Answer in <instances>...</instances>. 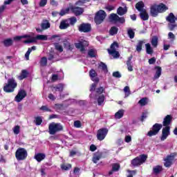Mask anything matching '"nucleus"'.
Segmentation results:
<instances>
[{
	"mask_svg": "<svg viewBox=\"0 0 177 177\" xmlns=\"http://www.w3.org/2000/svg\"><path fill=\"white\" fill-rule=\"evenodd\" d=\"M118 15H117V14H111L109 19L111 20V21H115V23H117V21H118Z\"/></svg>",
	"mask_w": 177,
	"mask_h": 177,
	"instance_id": "obj_42",
	"label": "nucleus"
},
{
	"mask_svg": "<svg viewBox=\"0 0 177 177\" xmlns=\"http://www.w3.org/2000/svg\"><path fill=\"white\" fill-rule=\"evenodd\" d=\"M159 11L158 9H157V6L154 5L151 7V15L153 16V17H156L157 15H158Z\"/></svg>",
	"mask_w": 177,
	"mask_h": 177,
	"instance_id": "obj_25",
	"label": "nucleus"
},
{
	"mask_svg": "<svg viewBox=\"0 0 177 177\" xmlns=\"http://www.w3.org/2000/svg\"><path fill=\"white\" fill-rule=\"evenodd\" d=\"M136 8L140 12H144L145 10H146V9H145V3H143V1H140V2L137 3L136 4Z\"/></svg>",
	"mask_w": 177,
	"mask_h": 177,
	"instance_id": "obj_19",
	"label": "nucleus"
},
{
	"mask_svg": "<svg viewBox=\"0 0 177 177\" xmlns=\"http://www.w3.org/2000/svg\"><path fill=\"white\" fill-rule=\"evenodd\" d=\"M27 150L24 148H19L15 152V157L18 161H22L27 158Z\"/></svg>",
	"mask_w": 177,
	"mask_h": 177,
	"instance_id": "obj_5",
	"label": "nucleus"
},
{
	"mask_svg": "<svg viewBox=\"0 0 177 177\" xmlns=\"http://www.w3.org/2000/svg\"><path fill=\"white\" fill-rule=\"evenodd\" d=\"M27 75H28V72L26 70H22L21 75L18 76V80L21 81L24 78H27Z\"/></svg>",
	"mask_w": 177,
	"mask_h": 177,
	"instance_id": "obj_33",
	"label": "nucleus"
},
{
	"mask_svg": "<svg viewBox=\"0 0 177 177\" xmlns=\"http://www.w3.org/2000/svg\"><path fill=\"white\" fill-rule=\"evenodd\" d=\"M124 113H125V111L124 109H120L118 112L115 114V118L116 120H120V118H122L124 117Z\"/></svg>",
	"mask_w": 177,
	"mask_h": 177,
	"instance_id": "obj_24",
	"label": "nucleus"
},
{
	"mask_svg": "<svg viewBox=\"0 0 177 177\" xmlns=\"http://www.w3.org/2000/svg\"><path fill=\"white\" fill-rule=\"evenodd\" d=\"M48 3V0H41L39 3L40 8H44Z\"/></svg>",
	"mask_w": 177,
	"mask_h": 177,
	"instance_id": "obj_56",
	"label": "nucleus"
},
{
	"mask_svg": "<svg viewBox=\"0 0 177 177\" xmlns=\"http://www.w3.org/2000/svg\"><path fill=\"white\" fill-rule=\"evenodd\" d=\"M138 103H139V104H140V106H146V104H147V98L144 97V98L141 99L138 102Z\"/></svg>",
	"mask_w": 177,
	"mask_h": 177,
	"instance_id": "obj_54",
	"label": "nucleus"
},
{
	"mask_svg": "<svg viewBox=\"0 0 177 177\" xmlns=\"http://www.w3.org/2000/svg\"><path fill=\"white\" fill-rule=\"evenodd\" d=\"M36 49H37V47L35 46H33L31 48H28V51L25 54V57H26V60L30 59V54L31 53V52H32V50H35Z\"/></svg>",
	"mask_w": 177,
	"mask_h": 177,
	"instance_id": "obj_30",
	"label": "nucleus"
},
{
	"mask_svg": "<svg viewBox=\"0 0 177 177\" xmlns=\"http://www.w3.org/2000/svg\"><path fill=\"white\" fill-rule=\"evenodd\" d=\"M23 38H26L27 39H30V35H24L22 36H16L15 37H14V39L15 41H20V39H21Z\"/></svg>",
	"mask_w": 177,
	"mask_h": 177,
	"instance_id": "obj_41",
	"label": "nucleus"
},
{
	"mask_svg": "<svg viewBox=\"0 0 177 177\" xmlns=\"http://www.w3.org/2000/svg\"><path fill=\"white\" fill-rule=\"evenodd\" d=\"M124 92L125 93V97H128V96L131 95V90H129V86H125L124 88Z\"/></svg>",
	"mask_w": 177,
	"mask_h": 177,
	"instance_id": "obj_49",
	"label": "nucleus"
},
{
	"mask_svg": "<svg viewBox=\"0 0 177 177\" xmlns=\"http://www.w3.org/2000/svg\"><path fill=\"white\" fill-rule=\"evenodd\" d=\"M167 38L169 39L170 42H174L175 39H176V37L172 32L168 33Z\"/></svg>",
	"mask_w": 177,
	"mask_h": 177,
	"instance_id": "obj_38",
	"label": "nucleus"
},
{
	"mask_svg": "<svg viewBox=\"0 0 177 177\" xmlns=\"http://www.w3.org/2000/svg\"><path fill=\"white\" fill-rule=\"evenodd\" d=\"M169 131H170L169 127H166L162 129L160 140H162V141L165 140V139H167L168 138V136H169V135H171V132Z\"/></svg>",
	"mask_w": 177,
	"mask_h": 177,
	"instance_id": "obj_14",
	"label": "nucleus"
},
{
	"mask_svg": "<svg viewBox=\"0 0 177 177\" xmlns=\"http://www.w3.org/2000/svg\"><path fill=\"white\" fill-rule=\"evenodd\" d=\"M151 44L153 48H157L158 45V37L157 36L152 37Z\"/></svg>",
	"mask_w": 177,
	"mask_h": 177,
	"instance_id": "obj_28",
	"label": "nucleus"
},
{
	"mask_svg": "<svg viewBox=\"0 0 177 177\" xmlns=\"http://www.w3.org/2000/svg\"><path fill=\"white\" fill-rule=\"evenodd\" d=\"M67 20L69 21V25L71 24V26H74L75 24V23H77V18H75V17H71Z\"/></svg>",
	"mask_w": 177,
	"mask_h": 177,
	"instance_id": "obj_55",
	"label": "nucleus"
},
{
	"mask_svg": "<svg viewBox=\"0 0 177 177\" xmlns=\"http://www.w3.org/2000/svg\"><path fill=\"white\" fill-rule=\"evenodd\" d=\"M155 68L156 70V74L154 75V79L155 80H158V78H160V77H161L162 69H161V67H160V66H156Z\"/></svg>",
	"mask_w": 177,
	"mask_h": 177,
	"instance_id": "obj_34",
	"label": "nucleus"
},
{
	"mask_svg": "<svg viewBox=\"0 0 177 177\" xmlns=\"http://www.w3.org/2000/svg\"><path fill=\"white\" fill-rule=\"evenodd\" d=\"M142 46H143V41H138L136 46L137 52H140L142 50Z\"/></svg>",
	"mask_w": 177,
	"mask_h": 177,
	"instance_id": "obj_50",
	"label": "nucleus"
},
{
	"mask_svg": "<svg viewBox=\"0 0 177 177\" xmlns=\"http://www.w3.org/2000/svg\"><path fill=\"white\" fill-rule=\"evenodd\" d=\"M75 46L77 49H80L81 52H84L85 50V46H88L89 44L88 41L85 40H80L78 43H76Z\"/></svg>",
	"mask_w": 177,
	"mask_h": 177,
	"instance_id": "obj_13",
	"label": "nucleus"
},
{
	"mask_svg": "<svg viewBox=\"0 0 177 177\" xmlns=\"http://www.w3.org/2000/svg\"><path fill=\"white\" fill-rule=\"evenodd\" d=\"M70 27V21L68 19L63 20L60 22L59 28L60 30H66Z\"/></svg>",
	"mask_w": 177,
	"mask_h": 177,
	"instance_id": "obj_16",
	"label": "nucleus"
},
{
	"mask_svg": "<svg viewBox=\"0 0 177 177\" xmlns=\"http://www.w3.org/2000/svg\"><path fill=\"white\" fill-rule=\"evenodd\" d=\"M117 32H118V28H117L115 26H113L111 28V29L109 30L110 35H115V34H117Z\"/></svg>",
	"mask_w": 177,
	"mask_h": 177,
	"instance_id": "obj_40",
	"label": "nucleus"
},
{
	"mask_svg": "<svg viewBox=\"0 0 177 177\" xmlns=\"http://www.w3.org/2000/svg\"><path fill=\"white\" fill-rule=\"evenodd\" d=\"M127 34L131 39H133V38H135V32L133 30L129 28L127 30Z\"/></svg>",
	"mask_w": 177,
	"mask_h": 177,
	"instance_id": "obj_45",
	"label": "nucleus"
},
{
	"mask_svg": "<svg viewBox=\"0 0 177 177\" xmlns=\"http://www.w3.org/2000/svg\"><path fill=\"white\" fill-rule=\"evenodd\" d=\"M168 27L170 31H174V30H175V28L176 27V25L174 24V23H170L168 24Z\"/></svg>",
	"mask_w": 177,
	"mask_h": 177,
	"instance_id": "obj_60",
	"label": "nucleus"
},
{
	"mask_svg": "<svg viewBox=\"0 0 177 177\" xmlns=\"http://www.w3.org/2000/svg\"><path fill=\"white\" fill-rule=\"evenodd\" d=\"M99 68H102V70L104 71V73H107V65L105 64L103 62H100L99 64Z\"/></svg>",
	"mask_w": 177,
	"mask_h": 177,
	"instance_id": "obj_46",
	"label": "nucleus"
},
{
	"mask_svg": "<svg viewBox=\"0 0 177 177\" xmlns=\"http://www.w3.org/2000/svg\"><path fill=\"white\" fill-rule=\"evenodd\" d=\"M12 131L15 135H19L20 133V126L17 125L13 129Z\"/></svg>",
	"mask_w": 177,
	"mask_h": 177,
	"instance_id": "obj_52",
	"label": "nucleus"
},
{
	"mask_svg": "<svg viewBox=\"0 0 177 177\" xmlns=\"http://www.w3.org/2000/svg\"><path fill=\"white\" fill-rule=\"evenodd\" d=\"M46 64H48V59L46 57H44L40 60V65L42 67H45V66H46Z\"/></svg>",
	"mask_w": 177,
	"mask_h": 177,
	"instance_id": "obj_48",
	"label": "nucleus"
},
{
	"mask_svg": "<svg viewBox=\"0 0 177 177\" xmlns=\"http://www.w3.org/2000/svg\"><path fill=\"white\" fill-rule=\"evenodd\" d=\"M91 0H79L77 2H76V5H79V6H81V5H84V3H86V2H89Z\"/></svg>",
	"mask_w": 177,
	"mask_h": 177,
	"instance_id": "obj_57",
	"label": "nucleus"
},
{
	"mask_svg": "<svg viewBox=\"0 0 177 177\" xmlns=\"http://www.w3.org/2000/svg\"><path fill=\"white\" fill-rule=\"evenodd\" d=\"M55 48L57 52H59V53H62L63 52V46L59 43H55L54 44Z\"/></svg>",
	"mask_w": 177,
	"mask_h": 177,
	"instance_id": "obj_36",
	"label": "nucleus"
},
{
	"mask_svg": "<svg viewBox=\"0 0 177 177\" xmlns=\"http://www.w3.org/2000/svg\"><path fill=\"white\" fill-rule=\"evenodd\" d=\"M140 17L144 21L149 20V14L146 10L140 12Z\"/></svg>",
	"mask_w": 177,
	"mask_h": 177,
	"instance_id": "obj_31",
	"label": "nucleus"
},
{
	"mask_svg": "<svg viewBox=\"0 0 177 177\" xmlns=\"http://www.w3.org/2000/svg\"><path fill=\"white\" fill-rule=\"evenodd\" d=\"M40 110H42L43 111H52V110H50V109H49L48 106H42L41 108H40Z\"/></svg>",
	"mask_w": 177,
	"mask_h": 177,
	"instance_id": "obj_62",
	"label": "nucleus"
},
{
	"mask_svg": "<svg viewBox=\"0 0 177 177\" xmlns=\"http://www.w3.org/2000/svg\"><path fill=\"white\" fill-rule=\"evenodd\" d=\"M132 60V57H130L127 62V68L129 71H133V66L131 64V61Z\"/></svg>",
	"mask_w": 177,
	"mask_h": 177,
	"instance_id": "obj_39",
	"label": "nucleus"
},
{
	"mask_svg": "<svg viewBox=\"0 0 177 177\" xmlns=\"http://www.w3.org/2000/svg\"><path fill=\"white\" fill-rule=\"evenodd\" d=\"M113 77H115V78H121V73L118 71L113 72Z\"/></svg>",
	"mask_w": 177,
	"mask_h": 177,
	"instance_id": "obj_61",
	"label": "nucleus"
},
{
	"mask_svg": "<svg viewBox=\"0 0 177 177\" xmlns=\"http://www.w3.org/2000/svg\"><path fill=\"white\" fill-rule=\"evenodd\" d=\"M161 128H162V124L156 123L152 127V130L149 131L147 133V136H156L158 132L161 130Z\"/></svg>",
	"mask_w": 177,
	"mask_h": 177,
	"instance_id": "obj_9",
	"label": "nucleus"
},
{
	"mask_svg": "<svg viewBox=\"0 0 177 177\" xmlns=\"http://www.w3.org/2000/svg\"><path fill=\"white\" fill-rule=\"evenodd\" d=\"M109 130L107 129H100L97 131V138L98 140H104V138L107 136Z\"/></svg>",
	"mask_w": 177,
	"mask_h": 177,
	"instance_id": "obj_10",
	"label": "nucleus"
},
{
	"mask_svg": "<svg viewBox=\"0 0 177 177\" xmlns=\"http://www.w3.org/2000/svg\"><path fill=\"white\" fill-rule=\"evenodd\" d=\"M69 12H70V7H68L64 10H62L59 12V15L64 16V15H67V13H68Z\"/></svg>",
	"mask_w": 177,
	"mask_h": 177,
	"instance_id": "obj_53",
	"label": "nucleus"
},
{
	"mask_svg": "<svg viewBox=\"0 0 177 177\" xmlns=\"http://www.w3.org/2000/svg\"><path fill=\"white\" fill-rule=\"evenodd\" d=\"M88 56H90V57H95V50H90L88 53Z\"/></svg>",
	"mask_w": 177,
	"mask_h": 177,
	"instance_id": "obj_63",
	"label": "nucleus"
},
{
	"mask_svg": "<svg viewBox=\"0 0 177 177\" xmlns=\"http://www.w3.org/2000/svg\"><path fill=\"white\" fill-rule=\"evenodd\" d=\"M79 30L81 32H89L91 31V24H82L79 26Z\"/></svg>",
	"mask_w": 177,
	"mask_h": 177,
	"instance_id": "obj_15",
	"label": "nucleus"
},
{
	"mask_svg": "<svg viewBox=\"0 0 177 177\" xmlns=\"http://www.w3.org/2000/svg\"><path fill=\"white\" fill-rule=\"evenodd\" d=\"M145 49L147 55H153L154 53L153 48H151V45H150L149 43L145 44Z\"/></svg>",
	"mask_w": 177,
	"mask_h": 177,
	"instance_id": "obj_27",
	"label": "nucleus"
},
{
	"mask_svg": "<svg viewBox=\"0 0 177 177\" xmlns=\"http://www.w3.org/2000/svg\"><path fill=\"white\" fill-rule=\"evenodd\" d=\"M100 158H102V153H95L93 157V162L94 164H97V162L100 160Z\"/></svg>",
	"mask_w": 177,
	"mask_h": 177,
	"instance_id": "obj_23",
	"label": "nucleus"
},
{
	"mask_svg": "<svg viewBox=\"0 0 177 177\" xmlns=\"http://www.w3.org/2000/svg\"><path fill=\"white\" fill-rule=\"evenodd\" d=\"M127 12V7H124V8L119 7L118 9L117 10V13L118 15H119V16H123V15H125Z\"/></svg>",
	"mask_w": 177,
	"mask_h": 177,
	"instance_id": "obj_32",
	"label": "nucleus"
},
{
	"mask_svg": "<svg viewBox=\"0 0 177 177\" xmlns=\"http://www.w3.org/2000/svg\"><path fill=\"white\" fill-rule=\"evenodd\" d=\"M4 46H12L13 45V40L12 39H6L3 41Z\"/></svg>",
	"mask_w": 177,
	"mask_h": 177,
	"instance_id": "obj_37",
	"label": "nucleus"
},
{
	"mask_svg": "<svg viewBox=\"0 0 177 177\" xmlns=\"http://www.w3.org/2000/svg\"><path fill=\"white\" fill-rule=\"evenodd\" d=\"M69 10L75 15V16H80V15H82L84 13V9L77 7L76 6H70Z\"/></svg>",
	"mask_w": 177,
	"mask_h": 177,
	"instance_id": "obj_11",
	"label": "nucleus"
},
{
	"mask_svg": "<svg viewBox=\"0 0 177 177\" xmlns=\"http://www.w3.org/2000/svg\"><path fill=\"white\" fill-rule=\"evenodd\" d=\"M37 41H48V35H37L36 37L30 36V39L25 40L24 44H32Z\"/></svg>",
	"mask_w": 177,
	"mask_h": 177,
	"instance_id": "obj_3",
	"label": "nucleus"
},
{
	"mask_svg": "<svg viewBox=\"0 0 177 177\" xmlns=\"http://www.w3.org/2000/svg\"><path fill=\"white\" fill-rule=\"evenodd\" d=\"M64 88V86L62 84H59L54 87H52L51 91L54 93H56V92H63Z\"/></svg>",
	"mask_w": 177,
	"mask_h": 177,
	"instance_id": "obj_18",
	"label": "nucleus"
},
{
	"mask_svg": "<svg viewBox=\"0 0 177 177\" xmlns=\"http://www.w3.org/2000/svg\"><path fill=\"white\" fill-rule=\"evenodd\" d=\"M118 49V42H113L111 45V49H108V52L109 55H111L115 59H117L120 57V53H118L117 50Z\"/></svg>",
	"mask_w": 177,
	"mask_h": 177,
	"instance_id": "obj_6",
	"label": "nucleus"
},
{
	"mask_svg": "<svg viewBox=\"0 0 177 177\" xmlns=\"http://www.w3.org/2000/svg\"><path fill=\"white\" fill-rule=\"evenodd\" d=\"M41 30H48V28H50V24L48 20L44 21L41 24Z\"/></svg>",
	"mask_w": 177,
	"mask_h": 177,
	"instance_id": "obj_26",
	"label": "nucleus"
},
{
	"mask_svg": "<svg viewBox=\"0 0 177 177\" xmlns=\"http://www.w3.org/2000/svg\"><path fill=\"white\" fill-rule=\"evenodd\" d=\"M166 20L167 21H169V23H175V21H176V17H175L174 13L171 12L166 17Z\"/></svg>",
	"mask_w": 177,
	"mask_h": 177,
	"instance_id": "obj_20",
	"label": "nucleus"
},
{
	"mask_svg": "<svg viewBox=\"0 0 177 177\" xmlns=\"http://www.w3.org/2000/svg\"><path fill=\"white\" fill-rule=\"evenodd\" d=\"M62 169H64V171H68L71 168V164H63L61 166Z\"/></svg>",
	"mask_w": 177,
	"mask_h": 177,
	"instance_id": "obj_51",
	"label": "nucleus"
},
{
	"mask_svg": "<svg viewBox=\"0 0 177 177\" xmlns=\"http://www.w3.org/2000/svg\"><path fill=\"white\" fill-rule=\"evenodd\" d=\"M156 6H157V9H158L159 13H162V12L168 10V7H167V6H165L163 3H160V5Z\"/></svg>",
	"mask_w": 177,
	"mask_h": 177,
	"instance_id": "obj_21",
	"label": "nucleus"
},
{
	"mask_svg": "<svg viewBox=\"0 0 177 177\" xmlns=\"http://www.w3.org/2000/svg\"><path fill=\"white\" fill-rule=\"evenodd\" d=\"M89 75L94 82H99V79L97 77V73L93 69H91L89 72Z\"/></svg>",
	"mask_w": 177,
	"mask_h": 177,
	"instance_id": "obj_17",
	"label": "nucleus"
},
{
	"mask_svg": "<svg viewBox=\"0 0 177 177\" xmlns=\"http://www.w3.org/2000/svg\"><path fill=\"white\" fill-rule=\"evenodd\" d=\"M63 129V125L60 123L51 122L48 126V132L50 135H55Z\"/></svg>",
	"mask_w": 177,
	"mask_h": 177,
	"instance_id": "obj_2",
	"label": "nucleus"
},
{
	"mask_svg": "<svg viewBox=\"0 0 177 177\" xmlns=\"http://www.w3.org/2000/svg\"><path fill=\"white\" fill-rule=\"evenodd\" d=\"M146 160H147V156L141 155L132 160L131 165H133V167H138L139 165H142V164H143Z\"/></svg>",
	"mask_w": 177,
	"mask_h": 177,
	"instance_id": "obj_7",
	"label": "nucleus"
},
{
	"mask_svg": "<svg viewBox=\"0 0 177 177\" xmlns=\"http://www.w3.org/2000/svg\"><path fill=\"white\" fill-rule=\"evenodd\" d=\"M177 153L174 152L167 156V157L164 159V166L166 168H169L174 162H175V158H176Z\"/></svg>",
	"mask_w": 177,
	"mask_h": 177,
	"instance_id": "obj_4",
	"label": "nucleus"
},
{
	"mask_svg": "<svg viewBox=\"0 0 177 177\" xmlns=\"http://www.w3.org/2000/svg\"><path fill=\"white\" fill-rule=\"evenodd\" d=\"M64 45L68 50H73V46L71 45L70 42L64 41Z\"/></svg>",
	"mask_w": 177,
	"mask_h": 177,
	"instance_id": "obj_43",
	"label": "nucleus"
},
{
	"mask_svg": "<svg viewBox=\"0 0 177 177\" xmlns=\"http://www.w3.org/2000/svg\"><path fill=\"white\" fill-rule=\"evenodd\" d=\"M104 102V96L103 95H100L97 98L98 106H102Z\"/></svg>",
	"mask_w": 177,
	"mask_h": 177,
	"instance_id": "obj_47",
	"label": "nucleus"
},
{
	"mask_svg": "<svg viewBox=\"0 0 177 177\" xmlns=\"http://www.w3.org/2000/svg\"><path fill=\"white\" fill-rule=\"evenodd\" d=\"M104 19H106V12L100 10L96 13L94 20L96 24H102Z\"/></svg>",
	"mask_w": 177,
	"mask_h": 177,
	"instance_id": "obj_8",
	"label": "nucleus"
},
{
	"mask_svg": "<svg viewBox=\"0 0 177 177\" xmlns=\"http://www.w3.org/2000/svg\"><path fill=\"white\" fill-rule=\"evenodd\" d=\"M16 86H17V83L14 78H10L8 80V84L4 86L3 91L7 93H10L15 91Z\"/></svg>",
	"mask_w": 177,
	"mask_h": 177,
	"instance_id": "obj_1",
	"label": "nucleus"
},
{
	"mask_svg": "<svg viewBox=\"0 0 177 177\" xmlns=\"http://www.w3.org/2000/svg\"><path fill=\"white\" fill-rule=\"evenodd\" d=\"M35 124L36 125H41V124H42V118H41V117L36 118Z\"/></svg>",
	"mask_w": 177,
	"mask_h": 177,
	"instance_id": "obj_58",
	"label": "nucleus"
},
{
	"mask_svg": "<svg viewBox=\"0 0 177 177\" xmlns=\"http://www.w3.org/2000/svg\"><path fill=\"white\" fill-rule=\"evenodd\" d=\"M121 166L118 163H113L112 165V171H109V175H113V172L119 171Z\"/></svg>",
	"mask_w": 177,
	"mask_h": 177,
	"instance_id": "obj_29",
	"label": "nucleus"
},
{
	"mask_svg": "<svg viewBox=\"0 0 177 177\" xmlns=\"http://www.w3.org/2000/svg\"><path fill=\"white\" fill-rule=\"evenodd\" d=\"M154 174H160L162 171V167L158 165L153 168Z\"/></svg>",
	"mask_w": 177,
	"mask_h": 177,
	"instance_id": "obj_44",
	"label": "nucleus"
},
{
	"mask_svg": "<svg viewBox=\"0 0 177 177\" xmlns=\"http://www.w3.org/2000/svg\"><path fill=\"white\" fill-rule=\"evenodd\" d=\"M50 4L52 6H57V5H59V3H57V1H56L55 0H50Z\"/></svg>",
	"mask_w": 177,
	"mask_h": 177,
	"instance_id": "obj_64",
	"label": "nucleus"
},
{
	"mask_svg": "<svg viewBox=\"0 0 177 177\" xmlns=\"http://www.w3.org/2000/svg\"><path fill=\"white\" fill-rule=\"evenodd\" d=\"M81 122L80 120H76L74 122V127L75 128H81Z\"/></svg>",
	"mask_w": 177,
	"mask_h": 177,
	"instance_id": "obj_59",
	"label": "nucleus"
},
{
	"mask_svg": "<svg viewBox=\"0 0 177 177\" xmlns=\"http://www.w3.org/2000/svg\"><path fill=\"white\" fill-rule=\"evenodd\" d=\"M171 120H172V116L167 115L163 120V126L165 127H169L168 125L171 124Z\"/></svg>",
	"mask_w": 177,
	"mask_h": 177,
	"instance_id": "obj_22",
	"label": "nucleus"
},
{
	"mask_svg": "<svg viewBox=\"0 0 177 177\" xmlns=\"http://www.w3.org/2000/svg\"><path fill=\"white\" fill-rule=\"evenodd\" d=\"M26 96L27 93L26 92V91L20 90L18 92V94L15 96V100L17 103H20V102H21V100H23V99H24V97H26Z\"/></svg>",
	"mask_w": 177,
	"mask_h": 177,
	"instance_id": "obj_12",
	"label": "nucleus"
},
{
	"mask_svg": "<svg viewBox=\"0 0 177 177\" xmlns=\"http://www.w3.org/2000/svg\"><path fill=\"white\" fill-rule=\"evenodd\" d=\"M35 160H37V161H38V162H41V161H42V160L45 159V154H44V153L35 154Z\"/></svg>",
	"mask_w": 177,
	"mask_h": 177,
	"instance_id": "obj_35",
	"label": "nucleus"
}]
</instances>
